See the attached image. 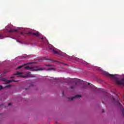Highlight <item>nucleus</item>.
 I'll return each instance as SVG.
<instances>
[{
  "instance_id": "obj_14",
  "label": "nucleus",
  "mask_w": 124,
  "mask_h": 124,
  "mask_svg": "<svg viewBox=\"0 0 124 124\" xmlns=\"http://www.w3.org/2000/svg\"><path fill=\"white\" fill-rule=\"evenodd\" d=\"M22 67H24V65L19 66L17 68V69H20L22 68Z\"/></svg>"
},
{
  "instance_id": "obj_20",
  "label": "nucleus",
  "mask_w": 124,
  "mask_h": 124,
  "mask_svg": "<svg viewBox=\"0 0 124 124\" xmlns=\"http://www.w3.org/2000/svg\"><path fill=\"white\" fill-rule=\"evenodd\" d=\"M30 77L33 78V77H34V76L33 75H30Z\"/></svg>"
},
{
  "instance_id": "obj_21",
  "label": "nucleus",
  "mask_w": 124,
  "mask_h": 124,
  "mask_svg": "<svg viewBox=\"0 0 124 124\" xmlns=\"http://www.w3.org/2000/svg\"><path fill=\"white\" fill-rule=\"evenodd\" d=\"M8 105V106H11V103H9Z\"/></svg>"
},
{
  "instance_id": "obj_5",
  "label": "nucleus",
  "mask_w": 124,
  "mask_h": 124,
  "mask_svg": "<svg viewBox=\"0 0 124 124\" xmlns=\"http://www.w3.org/2000/svg\"><path fill=\"white\" fill-rule=\"evenodd\" d=\"M27 35H35L36 36L38 37L40 36V34H39L38 32L32 33L31 32H29L27 33Z\"/></svg>"
},
{
  "instance_id": "obj_2",
  "label": "nucleus",
  "mask_w": 124,
  "mask_h": 124,
  "mask_svg": "<svg viewBox=\"0 0 124 124\" xmlns=\"http://www.w3.org/2000/svg\"><path fill=\"white\" fill-rule=\"evenodd\" d=\"M51 51L54 54V55H59V56H61L62 57H64L66 56V54L65 53H63L61 51H57L54 49V48H50Z\"/></svg>"
},
{
  "instance_id": "obj_23",
  "label": "nucleus",
  "mask_w": 124,
  "mask_h": 124,
  "mask_svg": "<svg viewBox=\"0 0 124 124\" xmlns=\"http://www.w3.org/2000/svg\"><path fill=\"white\" fill-rule=\"evenodd\" d=\"M81 81H82V80H80V79H78V82H81Z\"/></svg>"
},
{
  "instance_id": "obj_28",
  "label": "nucleus",
  "mask_w": 124,
  "mask_h": 124,
  "mask_svg": "<svg viewBox=\"0 0 124 124\" xmlns=\"http://www.w3.org/2000/svg\"><path fill=\"white\" fill-rule=\"evenodd\" d=\"M91 86H92V87H93V84H91Z\"/></svg>"
},
{
  "instance_id": "obj_27",
  "label": "nucleus",
  "mask_w": 124,
  "mask_h": 124,
  "mask_svg": "<svg viewBox=\"0 0 124 124\" xmlns=\"http://www.w3.org/2000/svg\"><path fill=\"white\" fill-rule=\"evenodd\" d=\"M102 112H103V113L104 112V109H103V110H102Z\"/></svg>"
},
{
  "instance_id": "obj_1",
  "label": "nucleus",
  "mask_w": 124,
  "mask_h": 124,
  "mask_svg": "<svg viewBox=\"0 0 124 124\" xmlns=\"http://www.w3.org/2000/svg\"><path fill=\"white\" fill-rule=\"evenodd\" d=\"M105 75L107 76L108 77H110L111 78H113L115 80V83L117 85H124V78H123L121 79V81L119 80V78H116V75H112L109 74L108 72H105Z\"/></svg>"
},
{
  "instance_id": "obj_11",
  "label": "nucleus",
  "mask_w": 124,
  "mask_h": 124,
  "mask_svg": "<svg viewBox=\"0 0 124 124\" xmlns=\"http://www.w3.org/2000/svg\"><path fill=\"white\" fill-rule=\"evenodd\" d=\"M76 85H77V82H76L75 85L72 86L70 87V89H71L72 90H73V89H75V87H76Z\"/></svg>"
},
{
  "instance_id": "obj_12",
  "label": "nucleus",
  "mask_w": 124,
  "mask_h": 124,
  "mask_svg": "<svg viewBox=\"0 0 124 124\" xmlns=\"http://www.w3.org/2000/svg\"><path fill=\"white\" fill-rule=\"evenodd\" d=\"M1 81H3V82H6L7 81V78H2L1 79Z\"/></svg>"
},
{
  "instance_id": "obj_32",
  "label": "nucleus",
  "mask_w": 124,
  "mask_h": 124,
  "mask_svg": "<svg viewBox=\"0 0 124 124\" xmlns=\"http://www.w3.org/2000/svg\"><path fill=\"white\" fill-rule=\"evenodd\" d=\"M48 66L50 65H47Z\"/></svg>"
},
{
  "instance_id": "obj_30",
  "label": "nucleus",
  "mask_w": 124,
  "mask_h": 124,
  "mask_svg": "<svg viewBox=\"0 0 124 124\" xmlns=\"http://www.w3.org/2000/svg\"><path fill=\"white\" fill-rule=\"evenodd\" d=\"M1 106V105H0V107Z\"/></svg>"
},
{
  "instance_id": "obj_8",
  "label": "nucleus",
  "mask_w": 124,
  "mask_h": 124,
  "mask_svg": "<svg viewBox=\"0 0 124 124\" xmlns=\"http://www.w3.org/2000/svg\"><path fill=\"white\" fill-rule=\"evenodd\" d=\"M112 102H113L114 103L117 102V103H118V104H120V99H117V100L116 101V100H115V98H114L113 97L112 98Z\"/></svg>"
},
{
  "instance_id": "obj_15",
  "label": "nucleus",
  "mask_w": 124,
  "mask_h": 124,
  "mask_svg": "<svg viewBox=\"0 0 124 124\" xmlns=\"http://www.w3.org/2000/svg\"><path fill=\"white\" fill-rule=\"evenodd\" d=\"M30 75H31V72L28 73L27 74H26V76H27L28 77H30Z\"/></svg>"
},
{
  "instance_id": "obj_31",
  "label": "nucleus",
  "mask_w": 124,
  "mask_h": 124,
  "mask_svg": "<svg viewBox=\"0 0 124 124\" xmlns=\"http://www.w3.org/2000/svg\"><path fill=\"white\" fill-rule=\"evenodd\" d=\"M12 78H13V77H12Z\"/></svg>"
},
{
  "instance_id": "obj_3",
  "label": "nucleus",
  "mask_w": 124,
  "mask_h": 124,
  "mask_svg": "<svg viewBox=\"0 0 124 124\" xmlns=\"http://www.w3.org/2000/svg\"><path fill=\"white\" fill-rule=\"evenodd\" d=\"M43 68H38V67L35 66L32 67V71H39L43 70Z\"/></svg>"
},
{
  "instance_id": "obj_9",
  "label": "nucleus",
  "mask_w": 124,
  "mask_h": 124,
  "mask_svg": "<svg viewBox=\"0 0 124 124\" xmlns=\"http://www.w3.org/2000/svg\"><path fill=\"white\" fill-rule=\"evenodd\" d=\"M25 69H26L27 70H31V71H32V67L29 66L25 67Z\"/></svg>"
},
{
  "instance_id": "obj_18",
  "label": "nucleus",
  "mask_w": 124,
  "mask_h": 124,
  "mask_svg": "<svg viewBox=\"0 0 124 124\" xmlns=\"http://www.w3.org/2000/svg\"><path fill=\"white\" fill-rule=\"evenodd\" d=\"M4 37L3 35H0V39H2Z\"/></svg>"
},
{
  "instance_id": "obj_4",
  "label": "nucleus",
  "mask_w": 124,
  "mask_h": 124,
  "mask_svg": "<svg viewBox=\"0 0 124 124\" xmlns=\"http://www.w3.org/2000/svg\"><path fill=\"white\" fill-rule=\"evenodd\" d=\"M82 97L81 95H76L75 96L70 97L68 98L69 100H74L75 98H80Z\"/></svg>"
},
{
  "instance_id": "obj_10",
  "label": "nucleus",
  "mask_w": 124,
  "mask_h": 124,
  "mask_svg": "<svg viewBox=\"0 0 124 124\" xmlns=\"http://www.w3.org/2000/svg\"><path fill=\"white\" fill-rule=\"evenodd\" d=\"M14 31H15L16 32H17V31H18V30H12L9 31V32H10V33H12V32H14Z\"/></svg>"
},
{
  "instance_id": "obj_22",
  "label": "nucleus",
  "mask_w": 124,
  "mask_h": 124,
  "mask_svg": "<svg viewBox=\"0 0 124 124\" xmlns=\"http://www.w3.org/2000/svg\"><path fill=\"white\" fill-rule=\"evenodd\" d=\"M40 38L42 39V40H43V39H44V38H43V37H40Z\"/></svg>"
},
{
  "instance_id": "obj_16",
  "label": "nucleus",
  "mask_w": 124,
  "mask_h": 124,
  "mask_svg": "<svg viewBox=\"0 0 124 124\" xmlns=\"http://www.w3.org/2000/svg\"><path fill=\"white\" fill-rule=\"evenodd\" d=\"M47 70H55V69L53 68H48Z\"/></svg>"
},
{
  "instance_id": "obj_19",
  "label": "nucleus",
  "mask_w": 124,
  "mask_h": 124,
  "mask_svg": "<svg viewBox=\"0 0 124 124\" xmlns=\"http://www.w3.org/2000/svg\"><path fill=\"white\" fill-rule=\"evenodd\" d=\"M2 89H3V87H2V86L0 85V91L1 90H2Z\"/></svg>"
},
{
  "instance_id": "obj_6",
  "label": "nucleus",
  "mask_w": 124,
  "mask_h": 124,
  "mask_svg": "<svg viewBox=\"0 0 124 124\" xmlns=\"http://www.w3.org/2000/svg\"><path fill=\"white\" fill-rule=\"evenodd\" d=\"M22 74V73L17 72L16 73L14 74V75L17 76L18 77H22V78H25V77H23L21 75Z\"/></svg>"
},
{
  "instance_id": "obj_13",
  "label": "nucleus",
  "mask_w": 124,
  "mask_h": 124,
  "mask_svg": "<svg viewBox=\"0 0 124 124\" xmlns=\"http://www.w3.org/2000/svg\"><path fill=\"white\" fill-rule=\"evenodd\" d=\"M121 111H122V115H123V116H124V108H122Z\"/></svg>"
},
{
  "instance_id": "obj_25",
  "label": "nucleus",
  "mask_w": 124,
  "mask_h": 124,
  "mask_svg": "<svg viewBox=\"0 0 124 124\" xmlns=\"http://www.w3.org/2000/svg\"><path fill=\"white\" fill-rule=\"evenodd\" d=\"M5 73H7V72H4V73H3V74H5Z\"/></svg>"
},
{
  "instance_id": "obj_17",
  "label": "nucleus",
  "mask_w": 124,
  "mask_h": 124,
  "mask_svg": "<svg viewBox=\"0 0 124 124\" xmlns=\"http://www.w3.org/2000/svg\"><path fill=\"white\" fill-rule=\"evenodd\" d=\"M5 88H11V86L10 85H8L6 86Z\"/></svg>"
},
{
  "instance_id": "obj_26",
  "label": "nucleus",
  "mask_w": 124,
  "mask_h": 124,
  "mask_svg": "<svg viewBox=\"0 0 124 124\" xmlns=\"http://www.w3.org/2000/svg\"><path fill=\"white\" fill-rule=\"evenodd\" d=\"M88 84L89 85H91V83H88Z\"/></svg>"
},
{
  "instance_id": "obj_29",
  "label": "nucleus",
  "mask_w": 124,
  "mask_h": 124,
  "mask_svg": "<svg viewBox=\"0 0 124 124\" xmlns=\"http://www.w3.org/2000/svg\"><path fill=\"white\" fill-rule=\"evenodd\" d=\"M100 70L101 71V69H100Z\"/></svg>"
},
{
  "instance_id": "obj_7",
  "label": "nucleus",
  "mask_w": 124,
  "mask_h": 124,
  "mask_svg": "<svg viewBox=\"0 0 124 124\" xmlns=\"http://www.w3.org/2000/svg\"><path fill=\"white\" fill-rule=\"evenodd\" d=\"M12 82H19V80H15L14 79L10 80H7L6 81V83L5 84H10Z\"/></svg>"
},
{
  "instance_id": "obj_24",
  "label": "nucleus",
  "mask_w": 124,
  "mask_h": 124,
  "mask_svg": "<svg viewBox=\"0 0 124 124\" xmlns=\"http://www.w3.org/2000/svg\"><path fill=\"white\" fill-rule=\"evenodd\" d=\"M27 57H28V56H23V58H27Z\"/></svg>"
}]
</instances>
